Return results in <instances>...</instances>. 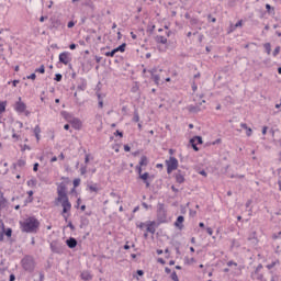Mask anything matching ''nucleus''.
I'll list each match as a JSON object with an SVG mask.
<instances>
[{"label":"nucleus","instance_id":"nucleus-1","mask_svg":"<svg viewBox=\"0 0 281 281\" xmlns=\"http://www.w3.org/2000/svg\"><path fill=\"white\" fill-rule=\"evenodd\" d=\"M57 201L61 203V216L65 221H68L69 213L71 212V202H69V198L67 196V188L65 186H59L57 189Z\"/></svg>","mask_w":281,"mask_h":281},{"label":"nucleus","instance_id":"nucleus-2","mask_svg":"<svg viewBox=\"0 0 281 281\" xmlns=\"http://www.w3.org/2000/svg\"><path fill=\"white\" fill-rule=\"evenodd\" d=\"M20 228L24 234H38L41 222L34 216H30L20 222Z\"/></svg>","mask_w":281,"mask_h":281},{"label":"nucleus","instance_id":"nucleus-3","mask_svg":"<svg viewBox=\"0 0 281 281\" xmlns=\"http://www.w3.org/2000/svg\"><path fill=\"white\" fill-rule=\"evenodd\" d=\"M157 221L158 225L168 223V210H166V204L161 202L157 204Z\"/></svg>","mask_w":281,"mask_h":281},{"label":"nucleus","instance_id":"nucleus-4","mask_svg":"<svg viewBox=\"0 0 281 281\" xmlns=\"http://www.w3.org/2000/svg\"><path fill=\"white\" fill-rule=\"evenodd\" d=\"M21 262H22V268L24 269V271H27L29 273L34 272V269L36 267V263L34 262V257L25 256Z\"/></svg>","mask_w":281,"mask_h":281},{"label":"nucleus","instance_id":"nucleus-5","mask_svg":"<svg viewBox=\"0 0 281 281\" xmlns=\"http://www.w3.org/2000/svg\"><path fill=\"white\" fill-rule=\"evenodd\" d=\"M167 175H171L173 170L179 168V160L175 157H170L169 160H166Z\"/></svg>","mask_w":281,"mask_h":281},{"label":"nucleus","instance_id":"nucleus-6","mask_svg":"<svg viewBox=\"0 0 281 281\" xmlns=\"http://www.w3.org/2000/svg\"><path fill=\"white\" fill-rule=\"evenodd\" d=\"M251 278H255V280L258 281H267V279H265V274L262 273V263L257 266L255 271L251 273Z\"/></svg>","mask_w":281,"mask_h":281},{"label":"nucleus","instance_id":"nucleus-7","mask_svg":"<svg viewBox=\"0 0 281 281\" xmlns=\"http://www.w3.org/2000/svg\"><path fill=\"white\" fill-rule=\"evenodd\" d=\"M59 63L61 65H69L71 63V53L69 52H63L59 54Z\"/></svg>","mask_w":281,"mask_h":281},{"label":"nucleus","instance_id":"nucleus-8","mask_svg":"<svg viewBox=\"0 0 281 281\" xmlns=\"http://www.w3.org/2000/svg\"><path fill=\"white\" fill-rule=\"evenodd\" d=\"M146 227V232H148L149 234H155L157 232V227H159V223L155 221H147Z\"/></svg>","mask_w":281,"mask_h":281},{"label":"nucleus","instance_id":"nucleus-9","mask_svg":"<svg viewBox=\"0 0 281 281\" xmlns=\"http://www.w3.org/2000/svg\"><path fill=\"white\" fill-rule=\"evenodd\" d=\"M14 109L16 113H25V109H27V105L25 102L21 101V97H19V100L15 102Z\"/></svg>","mask_w":281,"mask_h":281},{"label":"nucleus","instance_id":"nucleus-10","mask_svg":"<svg viewBox=\"0 0 281 281\" xmlns=\"http://www.w3.org/2000/svg\"><path fill=\"white\" fill-rule=\"evenodd\" d=\"M190 144L193 150H195V153H199V147L196 146V144H203V137L194 136L193 138L190 139Z\"/></svg>","mask_w":281,"mask_h":281},{"label":"nucleus","instance_id":"nucleus-11","mask_svg":"<svg viewBox=\"0 0 281 281\" xmlns=\"http://www.w3.org/2000/svg\"><path fill=\"white\" fill-rule=\"evenodd\" d=\"M177 183H186V172L178 170L175 175Z\"/></svg>","mask_w":281,"mask_h":281},{"label":"nucleus","instance_id":"nucleus-12","mask_svg":"<svg viewBox=\"0 0 281 281\" xmlns=\"http://www.w3.org/2000/svg\"><path fill=\"white\" fill-rule=\"evenodd\" d=\"M70 124L76 131H80V128H82V122L80 121V119L75 117L70 120Z\"/></svg>","mask_w":281,"mask_h":281},{"label":"nucleus","instance_id":"nucleus-13","mask_svg":"<svg viewBox=\"0 0 281 281\" xmlns=\"http://www.w3.org/2000/svg\"><path fill=\"white\" fill-rule=\"evenodd\" d=\"M66 245L69 247V249H76V247H78V240L74 237H70L66 240Z\"/></svg>","mask_w":281,"mask_h":281},{"label":"nucleus","instance_id":"nucleus-14","mask_svg":"<svg viewBox=\"0 0 281 281\" xmlns=\"http://www.w3.org/2000/svg\"><path fill=\"white\" fill-rule=\"evenodd\" d=\"M184 221H186V217H183V215L178 216L176 222L173 223L175 227H177L178 229H183Z\"/></svg>","mask_w":281,"mask_h":281},{"label":"nucleus","instance_id":"nucleus-15","mask_svg":"<svg viewBox=\"0 0 281 281\" xmlns=\"http://www.w3.org/2000/svg\"><path fill=\"white\" fill-rule=\"evenodd\" d=\"M80 278L83 281H91V280H93V276H91V272H89V271L81 272Z\"/></svg>","mask_w":281,"mask_h":281},{"label":"nucleus","instance_id":"nucleus-16","mask_svg":"<svg viewBox=\"0 0 281 281\" xmlns=\"http://www.w3.org/2000/svg\"><path fill=\"white\" fill-rule=\"evenodd\" d=\"M8 205V200L3 196V192L0 191V212Z\"/></svg>","mask_w":281,"mask_h":281},{"label":"nucleus","instance_id":"nucleus-17","mask_svg":"<svg viewBox=\"0 0 281 281\" xmlns=\"http://www.w3.org/2000/svg\"><path fill=\"white\" fill-rule=\"evenodd\" d=\"M50 250L53 251V254H60V246H58V243L52 241Z\"/></svg>","mask_w":281,"mask_h":281},{"label":"nucleus","instance_id":"nucleus-18","mask_svg":"<svg viewBox=\"0 0 281 281\" xmlns=\"http://www.w3.org/2000/svg\"><path fill=\"white\" fill-rule=\"evenodd\" d=\"M87 90V80L80 79V83L77 86V91H86Z\"/></svg>","mask_w":281,"mask_h":281},{"label":"nucleus","instance_id":"nucleus-19","mask_svg":"<svg viewBox=\"0 0 281 281\" xmlns=\"http://www.w3.org/2000/svg\"><path fill=\"white\" fill-rule=\"evenodd\" d=\"M187 109L189 113H200L202 111L201 105H189Z\"/></svg>","mask_w":281,"mask_h":281},{"label":"nucleus","instance_id":"nucleus-20","mask_svg":"<svg viewBox=\"0 0 281 281\" xmlns=\"http://www.w3.org/2000/svg\"><path fill=\"white\" fill-rule=\"evenodd\" d=\"M156 43H160L161 45H166L168 43V38H166L164 35L156 36Z\"/></svg>","mask_w":281,"mask_h":281},{"label":"nucleus","instance_id":"nucleus-21","mask_svg":"<svg viewBox=\"0 0 281 281\" xmlns=\"http://www.w3.org/2000/svg\"><path fill=\"white\" fill-rule=\"evenodd\" d=\"M114 50L117 52H126V43L121 44L119 47L114 48Z\"/></svg>","mask_w":281,"mask_h":281},{"label":"nucleus","instance_id":"nucleus-22","mask_svg":"<svg viewBox=\"0 0 281 281\" xmlns=\"http://www.w3.org/2000/svg\"><path fill=\"white\" fill-rule=\"evenodd\" d=\"M139 166H148V158L146 156L140 157Z\"/></svg>","mask_w":281,"mask_h":281},{"label":"nucleus","instance_id":"nucleus-23","mask_svg":"<svg viewBox=\"0 0 281 281\" xmlns=\"http://www.w3.org/2000/svg\"><path fill=\"white\" fill-rule=\"evenodd\" d=\"M90 192H100V188H98V184H90L88 186Z\"/></svg>","mask_w":281,"mask_h":281},{"label":"nucleus","instance_id":"nucleus-24","mask_svg":"<svg viewBox=\"0 0 281 281\" xmlns=\"http://www.w3.org/2000/svg\"><path fill=\"white\" fill-rule=\"evenodd\" d=\"M237 27H243V20H239L235 25L231 26V32H234Z\"/></svg>","mask_w":281,"mask_h":281},{"label":"nucleus","instance_id":"nucleus-25","mask_svg":"<svg viewBox=\"0 0 281 281\" xmlns=\"http://www.w3.org/2000/svg\"><path fill=\"white\" fill-rule=\"evenodd\" d=\"M263 47L266 49V54L271 55V43L263 44Z\"/></svg>","mask_w":281,"mask_h":281},{"label":"nucleus","instance_id":"nucleus-26","mask_svg":"<svg viewBox=\"0 0 281 281\" xmlns=\"http://www.w3.org/2000/svg\"><path fill=\"white\" fill-rule=\"evenodd\" d=\"M16 166L18 168H25V160L23 159L18 160V162L14 165V168H16Z\"/></svg>","mask_w":281,"mask_h":281},{"label":"nucleus","instance_id":"nucleus-27","mask_svg":"<svg viewBox=\"0 0 281 281\" xmlns=\"http://www.w3.org/2000/svg\"><path fill=\"white\" fill-rule=\"evenodd\" d=\"M148 177H150V173L148 172L139 175V179H142L143 181H148Z\"/></svg>","mask_w":281,"mask_h":281},{"label":"nucleus","instance_id":"nucleus-28","mask_svg":"<svg viewBox=\"0 0 281 281\" xmlns=\"http://www.w3.org/2000/svg\"><path fill=\"white\" fill-rule=\"evenodd\" d=\"M133 122H139V112L137 110L134 111Z\"/></svg>","mask_w":281,"mask_h":281},{"label":"nucleus","instance_id":"nucleus-29","mask_svg":"<svg viewBox=\"0 0 281 281\" xmlns=\"http://www.w3.org/2000/svg\"><path fill=\"white\" fill-rule=\"evenodd\" d=\"M115 54H117V53H116V50H115V48H114V49H112L111 52H106V53H105V56H106L108 58H113V56H115Z\"/></svg>","mask_w":281,"mask_h":281},{"label":"nucleus","instance_id":"nucleus-30","mask_svg":"<svg viewBox=\"0 0 281 281\" xmlns=\"http://www.w3.org/2000/svg\"><path fill=\"white\" fill-rule=\"evenodd\" d=\"M151 78H153L155 85H159V81L161 80V77L159 75H154V76H151Z\"/></svg>","mask_w":281,"mask_h":281},{"label":"nucleus","instance_id":"nucleus-31","mask_svg":"<svg viewBox=\"0 0 281 281\" xmlns=\"http://www.w3.org/2000/svg\"><path fill=\"white\" fill-rule=\"evenodd\" d=\"M266 10H267L268 14L276 12V8H272L271 4H266Z\"/></svg>","mask_w":281,"mask_h":281},{"label":"nucleus","instance_id":"nucleus-32","mask_svg":"<svg viewBox=\"0 0 281 281\" xmlns=\"http://www.w3.org/2000/svg\"><path fill=\"white\" fill-rule=\"evenodd\" d=\"M35 74H45V65H41L40 68L35 69Z\"/></svg>","mask_w":281,"mask_h":281},{"label":"nucleus","instance_id":"nucleus-33","mask_svg":"<svg viewBox=\"0 0 281 281\" xmlns=\"http://www.w3.org/2000/svg\"><path fill=\"white\" fill-rule=\"evenodd\" d=\"M280 261H272L271 263L267 265V269L271 270L273 269V267H276V265H279Z\"/></svg>","mask_w":281,"mask_h":281},{"label":"nucleus","instance_id":"nucleus-34","mask_svg":"<svg viewBox=\"0 0 281 281\" xmlns=\"http://www.w3.org/2000/svg\"><path fill=\"white\" fill-rule=\"evenodd\" d=\"M1 113H5V102L0 101V115Z\"/></svg>","mask_w":281,"mask_h":281},{"label":"nucleus","instance_id":"nucleus-35","mask_svg":"<svg viewBox=\"0 0 281 281\" xmlns=\"http://www.w3.org/2000/svg\"><path fill=\"white\" fill-rule=\"evenodd\" d=\"M34 135H41V126L36 125L33 130Z\"/></svg>","mask_w":281,"mask_h":281},{"label":"nucleus","instance_id":"nucleus-36","mask_svg":"<svg viewBox=\"0 0 281 281\" xmlns=\"http://www.w3.org/2000/svg\"><path fill=\"white\" fill-rule=\"evenodd\" d=\"M280 49L281 47L280 46H277L272 53V56L276 58L278 56V54H280Z\"/></svg>","mask_w":281,"mask_h":281},{"label":"nucleus","instance_id":"nucleus-37","mask_svg":"<svg viewBox=\"0 0 281 281\" xmlns=\"http://www.w3.org/2000/svg\"><path fill=\"white\" fill-rule=\"evenodd\" d=\"M170 278H171V280H173V281H179V277L177 276V272H176V271H173V272L170 274Z\"/></svg>","mask_w":281,"mask_h":281},{"label":"nucleus","instance_id":"nucleus-38","mask_svg":"<svg viewBox=\"0 0 281 281\" xmlns=\"http://www.w3.org/2000/svg\"><path fill=\"white\" fill-rule=\"evenodd\" d=\"M54 80H56V82H60L63 80V75L56 74Z\"/></svg>","mask_w":281,"mask_h":281},{"label":"nucleus","instance_id":"nucleus-39","mask_svg":"<svg viewBox=\"0 0 281 281\" xmlns=\"http://www.w3.org/2000/svg\"><path fill=\"white\" fill-rule=\"evenodd\" d=\"M157 71H158V68H156V67L148 70V72L150 74L151 77L156 76Z\"/></svg>","mask_w":281,"mask_h":281},{"label":"nucleus","instance_id":"nucleus-40","mask_svg":"<svg viewBox=\"0 0 281 281\" xmlns=\"http://www.w3.org/2000/svg\"><path fill=\"white\" fill-rule=\"evenodd\" d=\"M252 134H254V130H251V127H248V128L246 130V135H247V137H251Z\"/></svg>","mask_w":281,"mask_h":281},{"label":"nucleus","instance_id":"nucleus-41","mask_svg":"<svg viewBox=\"0 0 281 281\" xmlns=\"http://www.w3.org/2000/svg\"><path fill=\"white\" fill-rule=\"evenodd\" d=\"M4 234H5V236H8V238L12 237V228H7Z\"/></svg>","mask_w":281,"mask_h":281},{"label":"nucleus","instance_id":"nucleus-42","mask_svg":"<svg viewBox=\"0 0 281 281\" xmlns=\"http://www.w3.org/2000/svg\"><path fill=\"white\" fill-rule=\"evenodd\" d=\"M101 95L98 94V99H99V109H102L104 106V102L101 100Z\"/></svg>","mask_w":281,"mask_h":281},{"label":"nucleus","instance_id":"nucleus-43","mask_svg":"<svg viewBox=\"0 0 281 281\" xmlns=\"http://www.w3.org/2000/svg\"><path fill=\"white\" fill-rule=\"evenodd\" d=\"M74 188H78V186H80V178H77L74 180Z\"/></svg>","mask_w":281,"mask_h":281},{"label":"nucleus","instance_id":"nucleus-44","mask_svg":"<svg viewBox=\"0 0 281 281\" xmlns=\"http://www.w3.org/2000/svg\"><path fill=\"white\" fill-rule=\"evenodd\" d=\"M83 225H89V220H87V218H81L80 227H82Z\"/></svg>","mask_w":281,"mask_h":281},{"label":"nucleus","instance_id":"nucleus-45","mask_svg":"<svg viewBox=\"0 0 281 281\" xmlns=\"http://www.w3.org/2000/svg\"><path fill=\"white\" fill-rule=\"evenodd\" d=\"M190 23L191 25H196L199 23V20L196 18H191Z\"/></svg>","mask_w":281,"mask_h":281},{"label":"nucleus","instance_id":"nucleus-46","mask_svg":"<svg viewBox=\"0 0 281 281\" xmlns=\"http://www.w3.org/2000/svg\"><path fill=\"white\" fill-rule=\"evenodd\" d=\"M207 21H211V23H216V18H213L212 14H209Z\"/></svg>","mask_w":281,"mask_h":281},{"label":"nucleus","instance_id":"nucleus-47","mask_svg":"<svg viewBox=\"0 0 281 281\" xmlns=\"http://www.w3.org/2000/svg\"><path fill=\"white\" fill-rule=\"evenodd\" d=\"M227 267H238V263H236V261H228L227 262Z\"/></svg>","mask_w":281,"mask_h":281},{"label":"nucleus","instance_id":"nucleus-48","mask_svg":"<svg viewBox=\"0 0 281 281\" xmlns=\"http://www.w3.org/2000/svg\"><path fill=\"white\" fill-rule=\"evenodd\" d=\"M12 138L13 139H15V142H19V139H20V136L19 135H16V133H14V128L12 130Z\"/></svg>","mask_w":281,"mask_h":281},{"label":"nucleus","instance_id":"nucleus-49","mask_svg":"<svg viewBox=\"0 0 281 281\" xmlns=\"http://www.w3.org/2000/svg\"><path fill=\"white\" fill-rule=\"evenodd\" d=\"M80 173L81 175H87V166H81Z\"/></svg>","mask_w":281,"mask_h":281},{"label":"nucleus","instance_id":"nucleus-50","mask_svg":"<svg viewBox=\"0 0 281 281\" xmlns=\"http://www.w3.org/2000/svg\"><path fill=\"white\" fill-rule=\"evenodd\" d=\"M27 80H36V74H31L30 76L26 77Z\"/></svg>","mask_w":281,"mask_h":281},{"label":"nucleus","instance_id":"nucleus-51","mask_svg":"<svg viewBox=\"0 0 281 281\" xmlns=\"http://www.w3.org/2000/svg\"><path fill=\"white\" fill-rule=\"evenodd\" d=\"M27 186H36V180L34 179L29 180Z\"/></svg>","mask_w":281,"mask_h":281},{"label":"nucleus","instance_id":"nucleus-52","mask_svg":"<svg viewBox=\"0 0 281 281\" xmlns=\"http://www.w3.org/2000/svg\"><path fill=\"white\" fill-rule=\"evenodd\" d=\"M68 227L71 229V232L76 231V226H74V223L69 222Z\"/></svg>","mask_w":281,"mask_h":281},{"label":"nucleus","instance_id":"nucleus-53","mask_svg":"<svg viewBox=\"0 0 281 281\" xmlns=\"http://www.w3.org/2000/svg\"><path fill=\"white\" fill-rule=\"evenodd\" d=\"M76 25V22L74 21H69L68 24H67V27L71 29Z\"/></svg>","mask_w":281,"mask_h":281},{"label":"nucleus","instance_id":"nucleus-54","mask_svg":"<svg viewBox=\"0 0 281 281\" xmlns=\"http://www.w3.org/2000/svg\"><path fill=\"white\" fill-rule=\"evenodd\" d=\"M206 233L209 234V236H212V234H214V231L212 229V227H207Z\"/></svg>","mask_w":281,"mask_h":281},{"label":"nucleus","instance_id":"nucleus-55","mask_svg":"<svg viewBox=\"0 0 281 281\" xmlns=\"http://www.w3.org/2000/svg\"><path fill=\"white\" fill-rule=\"evenodd\" d=\"M145 226H146V223H144V222H140L139 224H137V227L139 229H144Z\"/></svg>","mask_w":281,"mask_h":281},{"label":"nucleus","instance_id":"nucleus-56","mask_svg":"<svg viewBox=\"0 0 281 281\" xmlns=\"http://www.w3.org/2000/svg\"><path fill=\"white\" fill-rule=\"evenodd\" d=\"M33 171H34V172H38V162H35V164L33 165Z\"/></svg>","mask_w":281,"mask_h":281},{"label":"nucleus","instance_id":"nucleus-57","mask_svg":"<svg viewBox=\"0 0 281 281\" xmlns=\"http://www.w3.org/2000/svg\"><path fill=\"white\" fill-rule=\"evenodd\" d=\"M114 135H119V137H124V133L120 132V130H117Z\"/></svg>","mask_w":281,"mask_h":281},{"label":"nucleus","instance_id":"nucleus-58","mask_svg":"<svg viewBox=\"0 0 281 281\" xmlns=\"http://www.w3.org/2000/svg\"><path fill=\"white\" fill-rule=\"evenodd\" d=\"M136 170H137L138 175L140 176L142 175V165L136 166Z\"/></svg>","mask_w":281,"mask_h":281},{"label":"nucleus","instance_id":"nucleus-59","mask_svg":"<svg viewBox=\"0 0 281 281\" xmlns=\"http://www.w3.org/2000/svg\"><path fill=\"white\" fill-rule=\"evenodd\" d=\"M124 150H125V153H131V146L124 145Z\"/></svg>","mask_w":281,"mask_h":281},{"label":"nucleus","instance_id":"nucleus-60","mask_svg":"<svg viewBox=\"0 0 281 281\" xmlns=\"http://www.w3.org/2000/svg\"><path fill=\"white\" fill-rule=\"evenodd\" d=\"M157 262H159L160 265H166V260H164V258H158Z\"/></svg>","mask_w":281,"mask_h":281},{"label":"nucleus","instance_id":"nucleus-61","mask_svg":"<svg viewBox=\"0 0 281 281\" xmlns=\"http://www.w3.org/2000/svg\"><path fill=\"white\" fill-rule=\"evenodd\" d=\"M240 126L244 128V131H247V128H249V126H247V123H240Z\"/></svg>","mask_w":281,"mask_h":281},{"label":"nucleus","instance_id":"nucleus-62","mask_svg":"<svg viewBox=\"0 0 281 281\" xmlns=\"http://www.w3.org/2000/svg\"><path fill=\"white\" fill-rule=\"evenodd\" d=\"M14 280H16V277L14 274H10L9 281H14Z\"/></svg>","mask_w":281,"mask_h":281},{"label":"nucleus","instance_id":"nucleus-63","mask_svg":"<svg viewBox=\"0 0 281 281\" xmlns=\"http://www.w3.org/2000/svg\"><path fill=\"white\" fill-rule=\"evenodd\" d=\"M268 128H269V127H267V126H263V127H262V135H267Z\"/></svg>","mask_w":281,"mask_h":281},{"label":"nucleus","instance_id":"nucleus-64","mask_svg":"<svg viewBox=\"0 0 281 281\" xmlns=\"http://www.w3.org/2000/svg\"><path fill=\"white\" fill-rule=\"evenodd\" d=\"M76 47H78V45H76V44H70L69 45V49H76Z\"/></svg>","mask_w":281,"mask_h":281}]
</instances>
